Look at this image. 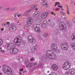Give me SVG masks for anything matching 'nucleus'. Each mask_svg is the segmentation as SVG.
Listing matches in <instances>:
<instances>
[{"instance_id": "13", "label": "nucleus", "mask_w": 75, "mask_h": 75, "mask_svg": "<svg viewBox=\"0 0 75 75\" xmlns=\"http://www.w3.org/2000/svg\"><path fill=\"white\" fill-rule=\"evenodd\" d=\"M19 50L17 48H14L12 49H11L10 50V52L11 54L13 53L14 54H16L18 52Z\"/></svg>"}, {"instance_id": "29", "label": "nucleus", "mask_w": 75, "mask_h": 75, "mask_svg": "<svg viewBox=\"0 0 75 75\" xmlns=\"http://www.w3.org/2000/svg\"><path fill=\"white\" fill-rule=\"evenodd\" d=\"M9 10L11 11V7H10L6 8L4 9L5 11H8V10Z\"/></svg>"}, {"instance_id": "49", "label": "nucleus", "mask_w": 75, "mask_h": 75, "mask_svg": "<svg viewBox=\"0 0 75 75\" xmlns=\"http://www.w3.org/2000/svg\"><path fill=\"white\" fill-rule=\"evenodd\" d=\"M62 14L63 15V16H65L66 15V14H65V12H63V13H62Z\"/></svg>"}, {"instance_id": "9", "label": "nucleus", "mask_w": 75, "mask_h": 75, "mask_svg": "<svg viewBox=\"0 0 75 75\" xmlns=\"http://www.w3.org/2000/svg\"><path fill=\"white\" fill-rule=\"evenodd\" d=\"M69 74H72V75L74 74V75H75V69H70L68 71V72H66L65 74L66 75H68L69 74Z\"/></svg>"}, {"instance_id": "54", "label": "nucleus", "mask_w": 75, "mask_h": 75, "mask_svg": "<svg viewBox=\"0 0 75 75\" xmlns=\"http://www.w3.org/2000/svg\"><path fill=\"white\" fill-rule=\"evenodd\" d=\"M33 59H34V58L32 57V58L30 59V61H33Z\"/></svg>"}, {"instance_id": "32", "label": "nucleus", "mask_w": 75, "mask_h": 75, "mask_svg": "<svg viewBox=\"0 0 75 75\" xmlns=\"http://www.w3.org/2000/svg\"><path fill=\"white\" fill-rule=\"evenodd\" d=\"M8 48H11V44H9L8 45L7 47V49H8Z\"/></svg>"}, {"instance_id": "3", "label": "nucleus", "mask_w": 75, "mask_h": 75, "mask_svg": "<svg viewBox=\"0 0 75 75\" xmlns=\"http://www.w3.org/2000/svg\"><path fill=\"white\" fill-rule=\"evenodd\" d=\"M10 70H11L10 68L7 66L4 67L3 69V71L5 74H6L7 75H13V71H10Z\"/></svg>"}, {"instance_id": "47", "label": "nucleus", "mask_w": 75, "mask_h": 75, "mask_svg": "<svg viewBox=\"0 0 75 75\" xmlns=\"http://www.w3.org/2000/svg\"><path fill=\"white\" fill-rule=\"evenodd\" d=\"M34 7H38V6L37 5H35L34 6H33Z\"/></svg>"}, {"instance_id": "35", "label": "nucleus", "mask_w": 75, "mask_h": 75, "mask_svg": "<svg viewBox=\"0 0 75 75\" xmlns=\"http://www.w3.org/2000/svg\"><path fill=\"white\" fill-rule=\"evenodd\" d=\"M3 44V40L2 39H0V46Z\"/></svg>"}, {"instance_id": "42", "label": "nucleus", "mask_w": 75, "mask_h": 75, "mask_svg": "<svg viewBox=\"0 0 75 75\" xmlns=\"http://www.w3.org/2000/svg\"><path fill=\"white\" fill-rule=\"evenodd\" d=\"M44 37H47V36H48V34L47 33H45L44 34Z\"/></svg>"}, {"instance_id": "58", "label": "nucleus", "mask_w": 75, "mask_h": 75, "mask_svg": "<svg viewBox=\"0 0 75 75\" xmlns=\"http://www.w3.org/2000/svg\"><path fill=\"white\" fill-rule=\"evenodd\" d=\"M35 9V10L37 11V10H38V8H36Z\"/></svg>"}, {"instance_id": "55", "label": "nucleus", "mask_w": 75, "mask_h": 75, "mask_svg": "<svg viewBox=\"0 0 75 75\" xmlns=\"http://www.w3.org/2000/svg\"><path fill=\"white\" fill-rule=\"evenodd\" d=\"M21 14H20L19 15H18V17H20L21 16Z\"/></svg>"}, {"instance_id": "41", "label": "nucleus", "mask_w": 75, "mask_h": 75, "mask_svg": "<svg viewBox=\"0 0 75 75\" xmlns=\"http://www.w3.org/2000/svg\"><path fill=\"white\" fill-rule=\"evenodd\" d=\"M56 31V30H54L53 32V34H57V31Z\"/></svg>"}, {"instance_id": "6", "label": "nucleus", "mask_w": 75, "mask_h": 75, "mask_svg": "<svg viewBox=\"0 0 75 75\" xmlns=\"http://www.w3.org/2000/svg\"><path fill=\"white\" fill-rule=\"evenodd\" d=\"M61 48L63 50H67L68 49V43L67 42H64L61 44Z\"/></svg>"}, {"instance_id": "37", "label": "nucleus", "mask_w": 75, "mask_h": 75, "mask_svg": "<svg viewBox=\"0 0 75 75\" xmlns=\"http://www.w3.org/2000/svg\"><path fill=\"white\" fill-rule=\"evenodd\" d=\"M0 51H1V52H2V53H3V52H5V51L4 50H2V47H0Z\"/></svg>"}, {"instance_id": "40", "label": "nucleus", "mask_w": 75, "mask_h": 75, "mask_svg": "<svg viewBox=\"0 0 75 75\" xmlns=\"http://www.w3.org/2000/svg\"><path fill=\"white\" fill-rule=\"evenodd\" d=\"M18 13H15L14 14V18L16 17V16H17V14H18Z\"/></svg>"}, {"instance_id": "45", "label": "nucleus", "mask_w": 75, "mask_h": 75, "mask_svg": "<svg viewBox=\"0 0 75 75\" xmlns=\"http://www.w3.org/2000/svg\"><path fill=\"white\" fill-rule=\"evenodd\" d=\"M2 25H3V26H5L6 25H7V24L6 23H5L3 24Z\"/></svg>"}, {"instance_id": "5", "label": "nucleus", "mask_w": 75, "mask_h": 75, "mask_svg": "<svg viewBox=\"0 0 75 75\" xmlns=\"http://www.w3.org/2000/svg\"><path fill=\"white\" fill-rule=\"evenodd\" d=\"M34 9V6L31 7L30 9L27 10L25 12V13L23 15V16H28V18H29L30 15L28 13H31V12H32Z\"/></svg>"}, {"instance_id": "25", "label": "nucleus", "mask_w": 75, "mask_h": 75, "mask_svg": "<svg viewBox=\"0 0 75 75\" xmlns=\"http://www.w3.org/2000/svg\"><path fill=\"white\" fill-rule=\"evenodd\" d=\"M66 23L67 25L69 26V27H70L71 25V22H69V21H67Z\"/></svg>"}, {"instance_id": "15", "label": "nucleus", "mask_w": 75, "mask_h": 75, "mask_svg": "<svg viewBox=\"0 0 75 75\" xmlns=\"http://www.w3.org/2000/svg\"><path fill=\"white\" fill-rule=\"evenodd\" d=\"M51 67L52 69L53 70L55 71H57L58 69V66L55 64H53V65Z\"/></svg>"}, {"instance_id": "38", "label": "nucleus", "mask_w": 75, "mask_h": 75, "mask_svg": "<svg viewBox=\"0 0 75 75\" xmlns=\"http://www.w3.org/2000/svg\"><path fill=\"white\" fill-rule=\"evenodd\" d=\"M57 75L55 73L52 72L49 75Z\"/></svg>"}, {"instance_id": "53", "label": "nucleus", "mask_w": 75, "mask_h": 75, "mask_svg": "<svg viewBox=\"0 0 75 75\" xmlns=\"http://www.w3.org/2000/svg\"><path fill=\"white\" fill-rule=\"evenodd\" d=\"M50 13L52 14H54V13L53 12H51Z\"/></svg>"}, {"instance_id": "20", "label": "nucleus", "mask_w": 75, "mask_h": 75, "mask_svg": "<svg viewBox=\"0 0 75 75\" xmlns=\"http://www.w3.org/2000/svg\"><path fill=\"white\" fill-rule=\"evenodd\" d=\"M27 65H26V67L28 68V67L29 68H31V63L30 62H28L27 63Z\"/></svg>"}, {"instance_id": "4", "label": "nucleus", "mask_w": 75, "mask_h": 75, "mask_svg": "<svg viewBox=\"0 0 75 75\" xmlns=\"http://www.w3.org/2000/svg\"><path fill=\"white\" fill-rule=\"evenodd\" d=\"M59 28L62 31H65L67 30V27L65 23L63 22H61L59 23Z\"/></svg>"}, {"instance_id": "21", "label": "nucleus", "mask_w": 75, "mask_h": 75, "mask_svg": "<svg viewBox=\"0 0 75 75\" xmlns=\"http://www.w3.org/2000/svg\"><path fill=\"white\" fill-rule=\"evenodd\" d=\"M75 33H73L72 35L71 36V38H72V41L74 42H75V35H74Z\"/></svg>"}, {"instance_id": "62", "label": "nucleus", "mask_w": 75, "mask_h": 75, "mask_svg": "<svg viewBox=\"0 0 75 75\" xmlns=\"http://www.w3.org/2000/svg\"><path fill=\"white\" fill-rule=\"evenodd\" d=\"M63 12V11H61L60 12V13L62 14Z\"/></svg>"}, {"instance_id": "59", "label": "nucleus", "mask_w": 75, "mask_h": 75, "mask_svg": "<svg viewBox=\"0 0 75 75\" xmlns=\"http://www.w3.org/2000/svg\"><path fill=\"white\" fill-rule=\"evenodd\" d=\"M66 6L67 7V10H69V8H68V6L67 5H66Z\"/></svg>"}, {"instance_id": "57", "label": "nucleus", "mask_w": 75, "mask_h": 75, "mask_svg": "<svg viewBox=\"0 0 75 75\" xmlns=\"http://www.w3.org/2000/svg\"><path fill=\"white\" fill-rule=\"evenodd\" d=\"M4 28H2L1 29V31H4Z\"/></svg>"}, {"instance_id": "28", "label": "nucleus", "mask_w": 75, "mask_h": 75, "mask_svg": "<svg viewBox=\"0 0 75 75\" xmlns=\"http://www.w3.org/2000/svg\"><path fill=\"white\" fill-rule=\"evenodd\" d=\"M19 61L20 62H23L24 61V59H23V58L21 57V58L19 59Z\"/></svg>"}, {"instance_id": "33", "label": "nucleus", "mask_w": 75, "mask_h": 75, "mask_svg": "<svg viewBox=\"0 0 75 75\" xmlns=\"http://www.w3.org/2000/svg\"><path fill=\"white\" fill-rule=\"evenodd\" d=\"M48 24H49V25L50 24V23H52V22H53L52 21H51V19H49L48 20Z\"/></svg>"}, {"instance_id": "18", "label": "nucleus", "mask_w": 75, "mask_h": 75, "mask_svg": "<svg viewBox=\"0 0 75 75\" xmlns=\"http://www.w3.org/2000/svg\"><path fill=\"white\" fill-rule=\"evenodd\" d=\"M42 19H38L36 21V23L37 25H40L42 23Z\"/></svg>"}, {"instance_id": "17", "label": "nucleus", "mask_w": 75, "mask_h": 75, "mask_svg": "<svg viewBox=\"0 0 75 75\" xmlns=\"http://www.w3.org/2000/svg\"><path fill=\"white\" fill-rule=\"evenodd\" d=\"M37 48H38V46L37 45H35V46L31 49V51L32 52V53H34V51H35V50H37Z\"/></svg>"}, {"instance_id": "24", "label": "nucleus", "mask_w": 75, "mask_h": 75, "mask_svg": "<svg viewBox=\"0 0 75 75\" xmlns=\"http://www.w3.org/2000/svg\"><path fill=\"white\" fill-rule=\"evenodd\" d=\"M10 31H15V30H16V27H13L11 28H10Z\"/></svg>"}, {"instance_id": "1", "label": "nucleus", "mask_w": 75, "mask_h": 75, "mask_svg": "<svg viewBox=\"0 0 75 75\" xmlns=\"http://www.w3.org/2000/svg\"><path fill=\"white\" fill-rule=\"evenodd\" d=\"M46 53L48 55H44L45 59H56L57 58V56L55 54L51 51V50H48L47 51Z\"/></svg>"}, {"instance_id": "26", "label": "nucleus", "mask_w": 75, "mask_h": 75, "mask_svg": "<svg viewBox=\"0 0 75 75\" xmlns=\"http://www.w3.org/2000/svg\"><path fill=\"white\" fill-rule=\"evenodd\" d=\"M71 46L72 48H73V49L75 50V43H71Z\"/></svg>"}, {"instance_id": "61", "label": "nucleus", "mask_w": 75, "mask_h": 75, "mask_svg": "<svg viewBox=\"0 0 75 75\" xmlns=\"http://www.w3.org/2000/svg\"><path fill=\"white\" fill-rule=\"evenodd\" d=\"M73 21H74V22L75 23V20H74V18L73 19Z\"/></svg>"}, {"instance_id": "16", "label": "nucleus", "mask_w": 75, "mask_h": 75, "mask_svg": "<svg viewBox=\"0 0 75 75\" xmlns=\"http://www.w3.org/2000/svg\"><path fill=\"white\" fill-rule=\"evenodd\" d=\"M48 24V22L45 20L43 21L42 25V27L43 28H45L46 26L47 25V24Z\"/></svg>"}, {"instance_id": "22", "label": "nucleus", "mask_w": 75, "mask_h": 75, "mask_svg": "<svg viewBox=\"0 0 75 75\" xmlns=\"http://www.w3.org/2000/svg\"><path fill=\"white\" fill-rule=\"evenodd\" d=\"M18 10V7H15L12 8H11V11H16V10Z\"/></svg>"}, {"instance_id": "10", "label": "nucleus", "mask_w": 75, "mask_h": 75, "mask_svg": "<svg viewBox=\"0 0 75 75\" xmlns=\"http://www.w3.org/2000/svg\"><path fill=\"white\" fill-rule=\"evenodd\" d=\"M70 67H71V64L69 63H68V62H67V64H63V68L64 69L67 70V69H69V68H70Z\"/></svg>"}, {"instance_id": "43", "label": "nucleus", "mask_w": 75, "mask_h": 75, "mask_svg": "<svg viewBox=\"0 0 75 75\" xmlns=\"http://www.w3.org/2000/svg\"><path fill=\"white\" fill-rule=\"evenodd\" d=\"M3 8H4V7H3V6H0V10H2Z\"/></svg>"}, {"instance_id": "12", "label": "nucleus", "mask_w": 75, "mask_h": 75, "mask_svg": "<svg viewBox=\"0 0 75 75\" xmlns=\"http://www.w3.org/2000/svg\"><path fill=\"white\" fill-rule=\"evenodd\" d=\"M28 18H29V19L27 22L28 25V26H30L33 23V19L31 17L30 18H29L30 17L29 16V17L28 18Z\"/></svg>"}, {"instance_id": "56", "label": "nucleus", "mask_w": 75, "mask_h": 75, "mask_svg": "<svg viewBox=\"0 0 75 75\" xmlns=\"http://www.w3.org/2000/svg\"><path fill=\"white\" fill-rule=\"evenodd\" d=\"M71 4H73V3H74V2L73 1H71Z\"/></svg>"}, {"instance_id": "11", "label": "nucleus", "mask_w": 75, "mask_h": 75, "mask_svg": "<svg viewBox=\"0 0 75 75\" xmlns=\"http://www.w3.org/2000/svg\"><path fill=\"white\" fill-rule=\"evenodd\" d=\"M33 28H35V31L40 33V28L39 27H37V24H33Z\"/></svg>"}, {"instance_id": "39", "label": "nucleus", "mask_w": 75, "mask_h": 75, "mask_svg": "<svg viewBox=\"0 0 75 75\" xmlns=\"http://www.w3.org/2000/svg\"><path fill=\"white\" fill-rule=\"evenodd\" d=\"M24 28L25 30H28V27L27 26H25Z\"/></svg>"}, {"instance_id": "63", "label": "nucleus", "mask_w": 75, "mask_h": 75, "mask_svg": "<svg viewBox=\"0 0 75 75\" xmlns=\"http://www.w3.org/2000/svg\"><path fill=\"white\" fill-rule=\"evenodd\" d=\"M22 35H23V36H24V35L25 34H24V33H23V34H22Z\"/></svg>"}, {"instance_id": "44", "label": "nucleus", "mask_w": 75, "mask_h": 75, "mask_svg": "<svg viewBox=\"0 0 75 75\" xmlns=\"http://www.w3.org/2000/svg\"><path fill=\"white\" fill-rule=\"evenodd\" d=\"M32 64L33 65H35V66H36L37 65V63H36L35 62L33 63Z\"/></svg>"}, {"instance_id": "48", "label": "nucleus", "mask_w": 75, "mask_h": 75, "mask_svg": "<svg viewBox=\"0 0 75 75\" xmlns=\"http://www.w3.org/2000/svg\"><path fill=\"white\" fill-rule=\"evenodd\" d=\"M20 71H23L24 69H20Z\"/></svg>"}, {"instance_id": "2", "label": "nucleus", "mask_w": 75, "mask_h": 75, "mask_svg": "<svg viewBox=\"0 0 75 75\" xmlns=\"http://www.w3.org/2000/svg\"><path fill=\"white\" fill-rule=\"evenodd\" d=\"M22 36H18L15 38L14 41V42H15V44L16 45L20 46L21 44H24V41L22 39Z\"/></svg>"}, {"instance_id": "30", "label": "nucleus", "mask_w": 75, "mask_h": 75, "mask_svg": "<svg viewBox=\"0 0 75 75\" xmlns=\"http://www.w3.org/2000/svg\"><path fill=\"white\" fill-rule=\"evenodd\" d=\"M55 31H56V35H59L60 33L59 30H56Z\"/></svg>"}, {"instance_id": "36", "label": "nucleus", "mask_w": 75, "mask_h": 75, "mask_svg": "<svg viewBox=\"0 0 75 75\" xmlns=\"http://www.w3.org/2000/svg\"><path fill=\"white\" fill-rule=\"evenodd\" d=\"M13 68H16L17 67V65L16 64H13Z\"/></svg>"}, {"instance_id": "23", "label": "nucleus", "mask_w": 75, "mask_h": 75, "mask_svg": "<svg viewBox=\"0 0 75 75\" xmlns=\"http://www.w3.org/2000/svg\"><path fill=\"white\" fill-rule=\"evenodd\" d=\"M49 25H51L52 28H54V27H55V23L53 22L50 23Z\"/></svg>"}, {"instance_id": "14", "label": "nucleus", "mask_w": 75, "mask_h": 75, "mask_svg": "<svg viewBox=\"0 0 75 75\" xmlns=\"http://www.w3.org/2000/svg\"><path fill=\"white\" fill-rule=\"evenodd\" d=\"M48 16V13L44 12L42 13L41 16V18L42 19H44Z\"/></svg>"}, {"instance_id": "8", "label": "nucleus", "mask_w": 75, "mask_h": 75, "mask_svg": "<svg viewBox=\"0 0 75 75\" xmlns=\"http://www.w3.org/2000/svg\"><path fill=\"white\" fill-rule=\"evenodd\" d=\"M28 40L29 42L32 44H34L35 43V40L33 38V37L29 35L28 36Z\"/></svg>"}, {"instance_id": "51", "label": "nucleus", "mask_w": 75, "mask_h": 75, "mask_svg": "<svg viewBox=\"0 0 75 75\" xmlns=\"http://www.w3.org/2000/svg\"><path fill=\"white\" fill-rule=\"evenodd\" d=\"M67 14L69 15V10H67Z\"/></svg>"}, {"instance_id": "50", "label": "nucleus", "mask_w": 75, "mask_h": 75, "mask_svg": "<svg viewBox=\"0 0 75 75\" xmlns=\"http://www.w3.org/2000/svg\"><path fill=\"white\" fill-rule=\"evenodd\" d=\"M59 10V8H57V9H56L55 10V11H58V10Z\"/></svg>"}, {"instance_id": "31", "label": "nucleus", "mask_w": 75, "mask_h": 75, "mask_svg": "<svg viewBox=\"0 0 75 75\" xmlns=\"http://www.w3.org/2000/svg\"><path fill=\"white\" fill-rule=\"evenodd\" d=\"M15 48V45L13 44H11V49H13Z\"/></svg>"}, {"instance_id": "19", "label": "nucleus", "mask_w": 75, "mask_h": 75, "mask_svg": "<svg viewBox=\"0 0 75 75\" xmlns=\"http://www.w3.org/2000/svg\"><path fill=\"white\" fill-rule=\"evenodd\" d=\"M42 4L43 6H44L45 7H47V5H48L47 3L45 1V0H43V1L42 2Z\"/></svg>"}, {"instance_id": "27", "label": "nucleus", "mask_w": 75, "mask_h": 75, "mask_svg": "<svg viewBox=\"0 0 75 75\" xmlns=\"http://www.w3.org/2000/svg\"><path fill=\"white\" fill-rule=\"evenodd\" d=\"M40 15V13H38L37 12H35L34 14V16H35V17H37V16H38Z\"/></svg>"}, {"instance_id": "34", "label": "nucleus", "mask_w": 75, "mask_h": 75, "mask_svg": "<svg viewBox=\"0 0 75 75\" xmlns=\"http://www.w3.org/2000/svg\"><path fill=\"white\" fill-rule=\"evenodd\" d=\"M60 3V2H56L54 6L55 7V6H57V5H59V4Z\"/></svg>"}, {"instance_id": "64", "label": "nucleus", "mask_w": 75, "mask_h": 75, "mask_svg": "<svg viewBox=\"0 0 75 75\" xmlns=\"http://www.w3.org/2000/svg\"><path fill=\"white\" fill-rule=\"evenodd\" d=\"M21 74H22V73H21V72L20 73V75H21Z\"/></svg>"}, {"instance_id": "52", "label": "nucleus", "mask_w": 75, "mask_h": 75, "mask_svg": "<svg viewBox=\"0 0 75 75\" xmlns=\"http://www.w3.org/2000/svg\"><path fill=\"white\" fill-rule=\"evenodd\" d=\"M6 25H8L9 24H10V22H7L6 23Z\"/></svg>"}, {"instance_id": "60", "label": "nucleus", "mask_w": 75, "mask_h": 75, "mask_svg": "<svg viewBox=\"0 0 75 75\" xmlns=\"http://www.w3.org/2000/svg\"><path fill=\"white\" fill-rule=\"evenodd\" d=\"M60 8H61L62 9V6H60Z\"/></svg>"}, {"instance_id": "46", "label": "nucleus", "mask_w": 75, "mask_h": 75, "mask_svg": "<svg viewBox=\"0 0 75 75\" xmlns=\"http://www.w3.org/2000/svg\"><path fill=\"white\" fill-rule=\"evenodd\" d=\"M16 58L17 59H20V57L19 56H17L16 57Z\"/></svg>"}, {"instance_id": "7", "label": "nucleus", "mask_w": 75, "mask_h": 75, "mask_svg": "<svg viewBox=\"0 0 75 75\" xmlns=\"http://www.w3.org/2000/svg\"><path fill=\"white\" fill-rule=\"evenodd\" d=\"M51 47L52 50L53 51H55L56 50H57L58 49L57 45H56L55 43H52L51 45Z\"/></svg>"}]
</instances>
